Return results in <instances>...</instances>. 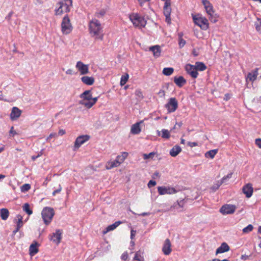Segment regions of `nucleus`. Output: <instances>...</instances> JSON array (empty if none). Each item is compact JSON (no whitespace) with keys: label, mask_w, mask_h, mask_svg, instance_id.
I'll return each mask as SVG.
<instances>
[{"label":"nucleus","mask_w":261,"mask_h":261,"mask_svg":"<svg viewBox=\"0 0 261 261\" xmlns=\"http://www.w3.org/2000/svg\"><path fill=\"white\" fill-rule=\"evenodd\" d=\"M89 31L91 36L94 37L95 39L102 40L103 38L102 28L100 22L94 18L89 22Z\"/></svg>","instance_id":"obj_1"},{"label":"nucleus","mask_w":261,"mask_h":261,"mask_svg":"<svg viewBox=\"0 0 261 261\" xmlns=\"http://www.w3.org/2000/svg\"><path fill=\"white\" fill-rule=\"evenodd\" d=\"M58 8L56 9V14L61 15L63 12H69L72 7V0H62L58 3Z\"/></svg>","instance_id":"obj_2"},{"label":"nucleus","mask_w":261,"mask_h":261,"mask_svg":"<svg viewBox=\"0 0 261 261\" xmlns=\"http://www.w3.org/2000/svg\"><path fill=\"white\" fill-rule=\"evenodd\" d=\"M55 215V212L53 208L45 207L42 211L41 215L44 223L46 225H48L51 221Z\"/></svg>","instance_id":"obj_3"},{"label":"nucleus","mask_w":261,"mask_h":261,"mask_svg":"<svg viewBox=\"0 0 261 261\" xmlns=\"http://www.w3.org/2000/svg\"><path fill=\"white\" fill-rule=\"evenodd\" d=\"M129 17L134 25L136 27H144L146 24L144 18L137 13H132L129 15Z\"/></svg>","instance_id":"obj_4"},{"label":"nucleus","mask_w":261,"mask_h":261,"mask_svg":"<svg viewBox=\"0 0 261 261\" xmlns=\"http://www.w3.org/2000/svg\"><path fill=\"white\" fill-rule=\"evenodd\" d=\"M202 3L204 6L206 13L210 16L209 19L211 22L215 23L217 21L216 17H215V12L213 6L207 0H202Z\"/></svg>","instance_id":"obj_5"},{"label":"nucleus","mask_w":261,"mask_h":261,"mask_svg":"<svg viewBox=\"0 0 261 261\" xmlns=\"http://www.w3.org/2000/svg\"><path fill=\"white\" fill-rule=\"evenodd\" d=\"M61 30L63 34H69L72 30V26L70 23V20L68 16L66 15L63 18L61 23Z\"/></svg>","instance_id":"obj_6"},{"label":"nucleus","mask_w":261,"mask_h":261,"mask_svg":"<svg viewBox=\"0 0 261 261\" xmlns=\"http://www.w3.org/2000/svg\"><path fill=\"white\" fill-rule=\"evenodd\" d=\"M194 23L200 27L202 29L206 30L208 28V20L202 17L193 16Z\"/></svg>","instance_id":"obj_7"},{"label":"nucleus","mask_w":261,"mask_h":261,"mask_svg":"<svg viewBox=\"0 0 261 261\" xmlns=\"http://www.w3.org/2000/svg\"><path fill=\"white\" fill-rule=\"evenodd\" d=\"M168 113L175 112L178 108V101L175 97L170 98L168 102L165 105Z\"/></svg>","instance_id":"obj_8"},{"label":"nucleus","mask_w":261,"mask_h":261,"mask_svg":"<svg viewBox=\"0 0 261 261\" xmlns=\"http://www.w3.org/2000/svg\"><path fill=\"white\" fill-rule=\"evenodd\" d=\"M236 210V206L234 205L225 204L221 207L220 212L223 215L232 214L234 213Z\"/></svg>","instance_id":"obj_9"},{"label":"nucleus","mask_w":261,"mask_h":261,"mask_svg":"<svg viewBox=\"0 0 261 261\" xmlns=\"http://www.w3.org/2000/svg\"><path fill=\"white\" fill-rule=\"evenodd\" d=\"M90 139L89 135H82L79 136L75 140L74 144V149H78L82 144L88 141Z\"/></svg>","instance_id":"obj_10"},{"label":"nucleus","mask_w":261,"mask_h":261,"mask_svg":"<svg viewBox=\"0 0 261 261\" xmlns=\"http://www.w3.org/2000/svg\"><path fill=\"white\" fill-rule=\"evenodd\" d=\"M62 231L60 229H57L55 232L50 236V240L57 245H58L62 239Z\"/></svg>","instance_id":"obj_11"},{"label":"nucleus","mask_w":261,"mask_h":261,"mask_svg":"<svg viewBox=\"0 0 261 261\" xmlns=\"http://www.w3.org/2000/svg\"><path fill=\"white\" fill-rule=\"evenodd\" d=\"M158 190L160 195L172 194L177 192L176 189L172 187H159Z\"/></svg>","instance_id":"obj_12"},{"label":"nucleus","mask_w":261,"mask_h":261,"mask_svg":"<svg viewBox=\"0 0 261 261\" xmlns=\"http://www.w3.org/2000/svg\"><path fill=\"white\" fill-rule=\"evenodd\" d=\"M80 98L82 99L79 103L82 105V103H86L90 101L92 99V94L91 90H86L80 95Z\"/></svg>","instance_id":"obj_13"},{"label":"nucleus","mask_w":261,"mask_h":261,"mask_svg":"<svg viewBox=\"0 0 261 261\" xmlns=\"http://www.w3.org/2000/svg\"><path fill=\"white\" fill-rule=\"evenodd\" d=\"M185 69L192 77L195 79L197 77L198 73L196 70L195 66L189 64H187L185 66Z\"/></svg>","instance_id":"obj_14"},{"label":"nucleus","mask_w":261,"mask_h":261,"mask_svg":"<svg viewBox=\"0 0 261 261\" xmlns=\"http://www.w3.org/2000/svg\"><path fill=\"white\" fill-rule=\"evenodd\" d=\"M76 68L80 71L81 74H86L89 72L88 65L84 64L81 61H78L77 62Z\"/></svg>","instance_id":"obj_15"},{"label":"nucleus","mask_w":261,"mask_h":261,"mask_svg":"<svg viewBox=\"0 0 261 261\" xmlns=\"http://www.w3.org/2000/svg\"><path fill=\"white\" fill-rule=\"evenodd\" d=\"M242 192L247 198H250L253 192L252 185L250 183L245 185L242 188Z\"/></svg>","instance_id":"obj_16"},{"label":"nucleus","mask_w":261,"mask_h":261,"mask_svg":"<svg viewBox=\"0 0 261 261\" xmlns=\"http://www.w3.org/2000/svg\"><path fill=\"white\" fill-rule=\"evenodd\" d=\"M162 251L165 255H169L171 252V244L169 239H167L165 241Z\"/></svg>","instance_id":"obj_17"},{"label":"nucleus","mask_w":261,"mask_h":261,"mask_svg":"<svg viewBox=\"0 0 261 261\" xmlns=\"http://www.w3.org/2000/svg\"><path fill=\"white\" fill-rule=\"evenodd\" d=\"M21 111L17 107H13L10 114V118L12 120L18 119L21 114Z\"/></svg>","instance_id":"obj_18"},{"label":"nucleus","mask_w":261,"mask_h":261,"mask_svg":"<svg viewBox=\"0 0 261 261\" xmlns=\"http://www.w3.org/2000/svg\"><path fill=\"white\" fill-rule=\"evenodd\" d=\"M184 204L185 202L184 199L181 200L179 201H177V203H175L170 207V210L173 211L176 209L178 212H181L182 211V208H183Z\"/></svg>","instance_id":"obj_19"},{"label":"nucleus","mask_w":261,"mask_h":261,"mask_svg":"<svg viewBox=\"0 0 261 261\" xmlns=\"http://www.w3.org/2000/svg\"><path fill=\"white\" fill-rule=\"evenodd\" d=\"M149 50L152 52L153 55L155 58H158L161 56V49L158 45L150 47Z\"/></svg>","instance_id":"obj_20"},{"label":"nucleus","mask_w":261,"mask_h":261,"mask_svg":"<svg viewBox=\"0 0 261 261\" xmlns=\"http://www.w3.org/2000/svg\"><path fill=\"white\" fill-rule=\"evenodd\" d=\"M230 250V247L226 243H223L221 246L216 250V254L219 253H222L228 251Z\"/></svg>","instance_id":"obj_21"},{"label":"nucleus","mask_w":261,"mask_h":261,"mask_svg":"<svg viewBox=\"0 0 261 261\" xmlns=\"http://www.w3.org/2000/svg\"><path fill=\"white\" fill-rule=\"evenodd\" d=\"M172 130V129L169 131L168 129H162L161 131L157 130V135L158 136H161L163 139H168L170 137V132Z\"/></svg>","instance_id":"obj_22"},{"label":"nucleus","mask_w":261,"mask_h":261,"mask_svg":"<svg viewBox=\"0 0 261 261\" xmlns=\"http://www.w3.org/2000/svg\"><path fill=\"white\" fill-rule=\"evenodd\" d=\"M141 123H142V121L137 122L132 126L130 132L132 134L137 135L141 132V129L140 125Z\"/></svg>","instance_id":"obj_23"},{"label":"nucleus","mask_w":261,"mask_h":261,"mask_svg":"<svg viewBox=\"0 0 261 261\" xmlns=\"http://www.w3.org/2000/svg\"><path fill=\"white\" fill-rule=\"evenodd\" d=\"M39 244L37 242H34L32 243L29 247V254L31 256H34L35 254L38 252V247Z\"/></svg>","instance_id":"obj_24"},{"label":"nucleus","mask_w":261,"mask_h":261,"mask_svg":"<svg viewBox=\"0 0 261 261\" xmlns=\"http://www.w3.org/2000/svg\"><path fill=\"white\" fill-rule=\"evenodd\" d=\"M171 12V0H166L164 6V14L165 15H170Z\"/></svg>","instance_id":"obj_25"},{"label":"nucleus","mask_w":261,"mask_h":261,"mask_svg":"<svg viewBox=\"0 0 261 261\" xmlns=\"http://www.w3.org/2000/svg\"><path fill=\"white\" fill-rule=\"evenodd\" d=\"M174 82L179 87H182L186 83V80L182 76L174 77Z\"/></svg>","instance_id":"obj_26"},{"label":"nucleus","mask_w":261,"mask_h":261,"mask_svg":"<svg viewBox=\"0 0 261 261\" xmlns=\"http://www.w3.org/2000/svg\"><path fill=\"white\" fill-rule=\"evenodd\" d=\"M82 82L87 85H92L94 82V79L92 76H84L81 78Z\"/></svg>","instance_id":"obj_27"},{"label":"nucleus","mask_w":261,"mask_h":261,"mask_svg":"<svg viewBox=\"0 0 261 261\" xmlns=\"http://www.w3.org/2000/svg\"><path fill=\"white\" fill-rule=\"evenodd\" d=\"M181 151V147L178 145H175L170 151V154L173 157L176 156Z\"/></svg>","instance_id":"obj_28"},{"label":"nucleus","mask_w":261,"mask_h":261,"mask_svg":"<svg viewBox=\"0 0 261 261\" xmlns=\"http://www.w3.org/2000/svg\"><path fill=\"white\" fill-rule=\"evenodd\" d=\"M122 222L120 221L115 222L114 224L110 225L108 226L106 230L105 231H103V234L107 233L108 232L113 230L115 229L117 227H118Z\"/></svg>","instance_id":"obj_29"},{"label":"nucleus","mask_w":261,"mask_h":261,"mask_svg":"<svg viewBox=\"0 0 261 261\" xmlns=\"http://www.w3.org/2000/svg\"><path fill=\"white\" fill-rule=\"evenodd\" d=\"M257 75V70L256 69L248 74L246 80H249L250 81L253 82L256 79Z\"/></svg>","instance_id":"obj_30"},{"label":"nucleus","mask_w":261,"mask_h":261,"mask_svg":"<svg viewBox=\"0 0 261 261\" xmlns=\"http://www.w3.org/2000/svg\"><path fill=\"white\" fill-rule=\"evenodd\" d=\"M98 97H94L93 98L92 97V99H91L90 101H88V102L86 103H82V105L84 106L85 107H86L87 109L91 108L97 101Z\"/></svg>","instance_id":"obj_31"},{"label":"nucleus","mask_w":261,"mask_h":261,"mask_svg":"<svg viewBox=\"0 0 261 261\" xmlns=\"http://www.w3.org/2000/svg\"><path fill=\"white\" fill-rule=\"evenodd\" d=\"M120 165V162L116 161V159L113 161H110L106 164V168L107 169H111L114 167H118Z\"/></svg>","instance_id":"obj_32"},{"label":"nucleus","mask_w":261,"mask_h":261,"mask_svg":"<svg viewBox=\"0 0 261 261\" xmlns=\"http://www.w3.org/2000/svg\"><path fill=\"white\" fill-rule=\"evenodd\" d=\"M232 175V173H229L225 176H224L220 181H218L217 184V186L216 187H214V189L217 190L219 188V187L223 184L226 182V180L229 179L231 177Z\"/></svg>","instance_id":"obj_33"},{"label":"nucleus","mask_w":261,"mask_h":261,"mask_svg":"<svg viewBox=\"0 0 261 261\" xmlns=\"http://www.w3.org/2000/svg\"><path fill=\"white\" fill-rule=\"evenodd\" d=\"M0 216L2 219L4 220H7L9 216V212L8 210L5 208L0 209Z\"/></svg>","instance_id":"obj_34"},{"label":"nucleus","mask_w":261,"mask_h":261,"mask_svg":"<svg viewBox=\"0 0 261 261\" xmlns=\"http://www.w3.org/2000/svg\"><path fill=\"white\" fill-rule=\"evenodd\" d=\"M195 67L197 71H204L206 68V66L205 65V64L203 63L200 62H196Z\"/></svg>","instance_id":"obj_35"},{"label":"nucleus","mask_w":261,"mask_h":261,"mask_svg":"<svg viewBox=\"0 0 261 261\" xmlns=\"http://www.w3.org/2000/svg\"><path fill=\"white\" fill-rule=\"evenodd\" d=\"M218 152L217 149H213L207 152H206L205 154V157L206 158H210L211 159H213L214 158L215 155L216 154V153Z\"/></svg>","instance_id":"obj_36"},{"label":"nucleus","mask_w":261,"mask_h":261,"mask_svg":"<svg viewBox=\"0 0 261 261\" xmlns=\"http://www.w3.org/2000/svg\"><path fill=\"white\" fill-rule=\"evenodd\" d=\"M174 71V69L172 67L164 68L163 70V73L167 76L171 75Z\"/></svg>","instance_id":"obj_37"},{"label":"nucleus","mask_w":261,"mask_h":261,"mask_svg":"<svg viewBox=\"0 0 261 261\" xmlns=\"http://www.w3.org/2000/svg\"><path fill=\"white\" fill-rule=\"evenodd\" d=\"M127 156V153L126 152H123L122 155H118L117 156L116 159V161H118L120 162V165L123 162L125 158Z\"/></svg>","instance_id":"obj_38"},{"label":"nucleus","mask_w":261,"mask_h":261,"mask_svg":"<svg viewBox=\"0 0 261 261\" xmlns=\"http://www.w3.org/2000/svg\"><path fill=\"white\" fill-rule=\"evenodd\" d=\"M134 259L138 261H144V258L142 255V252L140 251H138L136 253Z\"/></svg>","instance_id":"obj_39"},{"label":"nucleus","mask_w":261,"mask_h":261,"mask_svg":"<svg viewBox=\"0 0 261 261\" xmlns=\"http://www.w3.org/2000/svg\"><path fill=\"white\" fill-rule=\"evenodd\" d=\"M23 210L25 212L29 215H30L33 213L32 211L30 208V205L28 203H26L23 205Z\"/></svg>","instance_id":"obj_40"},{"label":"nucleus","mask_w":261,"mask_h":261,"mask_svg":"<svg viewBox=\"0 0 261 261\" xmlns=\"http://www.w3.org/2000/svg\"><path fill=\"white\" fill-rule=\"evenodd\" d=\"M128 79V75L126 74V75H122L120 81V85L123 86L127 82V80Z\"/></svg>","instance_id":"obj_41"},{"label":"nucleus","mask_w":261,"mask_h":261,"mask_svg":"<svg viewBox=\"0 0 261 261\" xmlns=\"http://www.w3.org/2000/svg\"><path fill=\"white\" fill-rule=\"evenodd\" d=\"M30 188L31 186L29 184H25L23 185L20 188L21 191L22 192H25L28 191L30 189Z\"/></svg>","instance_id":"obj_42"},{"label":"nucleus","mask_w":261,"mask_h":261,"mask_svg":"<svg viewBox=\"0 0 261 261\" xmlns=\"http://www.w3.org/2000/svg\"><path fill=\"white\" fill-rule=\"evenodd\" d=\"M17 217L18 218L17 227H18V228H20L23 225L22 217L21 215H18L17 216Z\"/></svg>","instance_id":"obj_43"},{"label":"nucleus","mask_w":261,"mask_h":261,"mask_svg":"<svg viewBox=\"0 0 261 261\" xmlns=\"http://www.w3.org/2000/svg\"><path fill=\"white\" fill-rule=\"evenodd\" d=\"M253 227L252 225L249 224L247 227L244 228L243 229V232L244 233H247L249 232H251L253 230Z\"/></svg>","instance_id":"obj_44"},{"label":"nucleus","mask_w":261,"mask_h":261,"mask_svg":"<svg viewBox=\"0 0 261 261\" xmlns=\"http://www.w3.org/2000/svg\"><path fill=\"white\" fill-rule=\"evenodd\" d=\"M154 155H155V152H151L148 154H145V153L143 154V159L144 160H147V159H152L154 157Z\"/></svg>","instance_id":"obj_45"},{"label":"nucleus","mask_w":261,"mask_h":261,"mask_svg":"<svg viewBox=\"0 0 261 261\" xmlns=\"http://www.w3.org/2000/svg\"><path fill=\"white\" fill-rule=\"evenodd\" d=\"M255 28L258 32H261V19L257 18V21L255 23Z\"/></svg>","instance_id":"obj_46"},{"label":"nucleus","mask_w":261,"mask_h":261,"mask_svg":"<svg viewBox=\"0 0 261 261\" xmlns=\"http://www.w3.org/2000/svg\"><path fill=\"white\" fill-rule=\"evenodd\" d=\"M106 13V11L104 10H101L99 12H97L95 14V16L97 18L102 17Z\"/></svg>","instance_id":"obj_47"},{"label":"nucleus","mask_w":261,"mask_h":261,"mask_svg":"<svg viewBox=\"0 0 261 261\" xmlns=\"http://www.w3.org/2000/svg\"><path fill=\"white\" fill-rule=\"evenodd\" d=\"M186 43V42L184 39H183L182 38H179L178 43L179 48H182L185 46Z\"/></svg>","instance_id":"obj_48"},{"label":"nucleus","mask_w":261,"mask_h":261,"mask_svg":"<svg viewBox=\"0 0 261 261\" xmlns=\"http://www.w3.org/2000/svg\"><path fill=\"white\" fill-rule=\"evenodd\" d=\"M62 189V188L61 186L60 185H59V188H58L57 190H55V191L53 192V194H53V196H55L56 194L60 193V192L61 191Z\"/></svg>","instance_id":"obj_49"},{"label":"nucleus","mask_w":261,"mask_h":261,"mask_svg":"<svg viewBox=\"0 0 261 261\" xmlns=\"http://www.w3.org/2000/svg\"><path fill=\"white\" fill-rule=\"evenodd\" d=\"M156 184V182L155 181L151 180L148 183V187L149 188H151L152 187H153V186H155Z\"/></svg>","instance_id":"obj_50"},{"label":"nucleus","mask_w":261,"mask_h":261,"mask_svg":"<svg viewBox=\"0 0 261 261\" xmlns=\"http://www.w3.org/2000/svg\"><path fill=\"white\" fill-rule=\"evenodd\" d=\"M158 95L160 97H165V92L163 90H160V91L158 92Z\"/></svg>","instance_id":"obj_51"},{"label":"nucleus","mask_w":261,"mask_h":261,"mask_svg":"<svg viewBox=\"0 0 261 261\" xmlns=\"http://www.w3.org/2000/svg\"><path fill=\"white\" fill-rule=\"evenodd\" d=\"M128 258V254L126 252L123 253L122 255H121V259L124 260H125L127 259Z\"/></svg>","instance_id":"obj_52"},{"label":"nucleus","mask_w":261,"mask_h":261,"mask_svg":"<svg viewBox=\"0 0 261 261\" xmlns=\"http://www.w3.org/2000/svg\"><path fill=\"white\" fill-rule=\"evenodd\" d=\"M255 144L261 148V139H256L255 140Z\"/></svg>","instance_id":"obj_53"},{"label":"nucleus","mask_w":261,"mask_h":261,"mask_svg":"<svg viewBox=\"0 0 261 261\" xmlns=\"http://www.w3.org/2000/svg\"><path fill=\"white\" fill-rule=\"evenodd\" d=\"M188 145L191 147H193L194 146H197V143L196 142H188Z\"/></svg>","instance_id":"obj_54"},{"label":"nucleus","mask_w":261,"mask_h":261,"mask_svg":"<svg viewBox=\"0 0 261 261\" xmlns=\"http://www.w3.org/2000/svg\"><path fill=\"white\" fill-rule=\"evenodd\" d=\"M9 133H10V134H12L13 136H14V135L17 134L16 131H15L14 130V127L13 126H12L11 127V129H10Z\"/></svg>","instance_id":"obj_55"},{"label":"nucleus","mask_w":261,"mask_h":261,"mask_svg":"<svg viewBox=\"0 0 261 261\" xmlns=\"http://www.w3.org/2000/svg\"><path fill=\"white\" fill-rule=\"evenodd\" d=\"M140 5V6L142 7L144 3L146 2H149L150 0H137Z\"/></svg>","instance_id":"obj_56"},{"label":"nucleus","mask_w":261,"mask_h":261,"mask_svg":"<svg viewBox=\"0 0 261 261\" xmlns=\"http://www.w3.org/2000/svg\"><path fill=\"white\" fill-rule=\"evenodd\" d=\"M136 234V231L134 230H132L130 231V239L132 240L134 239Z\"/></svg>","instance_id":"obj_57"},{"label":"nucleus","mask_w":261,"mask_h":261,"mask_svg":"<svg viewBox=\"0 0 261 261\" xmlns=\"http://www.w3.org/2000/svg\"><path fill=\"white\" fill-rule=\"evenodd\" d=\"M182 122H179V123L176 122L172 129H175L176 128V127H178V126L179 128H180L181 127V126L182 125Z\"/></svg>","instance_id":"obj_58"},{"label":"nucleus","mask_w":261,"mask_h":261,"mask_svg":"<svg viewBox=\"0 0 261 261\" xmlns=\"http://www.w3.org/2000/svg\"><path fill=\"white\" fill-rule=\"evenodd\" d=\"M165 17L166 21L168 23L170 24L171 23L170 15H165Z\"/></svg>","instance_id":"obj_59"},{"label":"nucleus","mask_w":261,"mask_h":261,"mask_svg":"<svg viewBox=\"0 0 261 261\" xmlns=\"http://www.w3.org/2000/svg\"><path fill=\"white\" fill-rule=\"evenodd\" d=\"M65 133H66V132L64 129H60L58 132L59 135L60 136H63L64 134H65Z\"/></svg>","instance_id":"obj_60"},{"label":"nucleus","mask_w":261,"mask_h":261,"mask_svg":"<svg viewBox=\"0 0 261 261\" xmlns=\"http://www.w3.org/2000/svg\"><path fill=\"white\" fill-rule=\"evenodd\" d=\"M55 133H51L50 134L49 136L47 138L46 140H48L50 138H51L52 137H54L56 136Z\"/></svg>","instance_id":"obj_61"},{"label":"nucleus","mask_w":261,"mask_h":261,"mask_svg":"<svg viewBox=\"0 0 261 261\" xmlns=\"http://www.w3.org/2000/svg\"><path fill=\"white\" fill-rule=\"evenodd\" d=\"M66 73L67 74H73V70L71 69H68L66 71Z\"/></svg>","instance_id":"obj_62"},{"label":"nucleus","mask_w":261,"mask_h":261,"mask_svg":"<svg viewBox=\"0 0 261 261\" xmlns=\"http://www.w3.org/2000/svg\"><path fill=\"white\" fill-rule=\"evenodd\" d=\"M136 94L138 95V96H142V94L140 90H137L136 91Z\"/></svg>","instance_id":"obj_63"},{"label":"nucleus","mask_w":261,"mask_h":261,"mask_svg":"<svg viewBox=\"0 0 261 261\" xmlns=\"http://www.w3.org/2000/svg\"><path fill=\"white\" fill-rule=\"evenodd\" d=\"M241 258L243 260H246L248 258V256L246 255H242Z\"/></svg>","instance_id":"obj_64"}]
</instances>
